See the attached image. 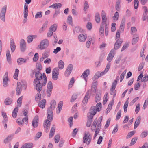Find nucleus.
<instances>
[{"instance_id": "f257e3e1", "label": "nucleus", "mask_w": 148, "mask_h": 148, "mask_svg": "<svg viewBox=\"0 0 148 148\" xmlns=\"http://www.w3.org/2000/svg\"><path fill=\"white\" fill-rule=\"evenodd\" d=\"M35 76L36 78L34 81V86L36 90L41 91L42 89V74L39 71H37L35 73Z\"/></svg>"}, {"instance_id": "f03ea898", "label": "nucleus", "mask_w": 148, "mask_h": 148, "mask_svg": "<svg viewBox=\"0 0 148 148\" xmlns=\"http://www.w3.org/2000/svg\"><path fill=\"white\" fill-rule=\"evenodd\" d=\"M53 118V115L52 117L49 116L48 117V114H47V119L45 120L44 124V127L47 132H48L50 128L51 124V122L52 121Z\"/></svg>"}, {"instance_id": "7ed1b4c3", "label": "nucleus", "mask_w": 148, "mask_h": 148, "mask_svg": "<svg viewBox=\"0 0 148 148\" xmlns=\"http://www.w3.org/2000/svg\"><path fill=\"white\" fill-rule=\"evenodd\" d=\"M119 77L118 76L117 77L114 81L113 82L111 88L110 90V94L111 95H113V98L115 97V96L116 93V90H115V89L117 84V81L118 80H119Z\"/></svg>"}, {"instance_id": "20e7f679", "label": "nucleus", "mask_w": 148, "mask_h": 148, "mask_svg": "<svg viewBox=\"0 0 148 148\" xmlns=\"http://www.w3.org/2000/svg\"><path fill=\"white\" fill-rule=\"evenodd\" d=\"M49 42L47 39L42 40L40 42V44L37 47V49L42 50L45 49L48 46Z\"/></svg>"}, {"instance_id": "39448f33", "label": "nucleus", "mask_w": 148, "mask_h": 148, "mask_svg": "<svg viewBox=\"0 0 148 148\" xmlns=\"http://www.w3.org/2000/svg\"><path fill=\"white\" fill-rule=\"evenodd\" d=\"M56 105V101L54 100H53L50 103L51 106L49 107L47 109V114H48V117L49 116H51L52 117L53 115V110L54 109Z\"/></svg>"}, {"instance_id": "423d86ee", "label": "nucleus", "mask_w": 148, "mask_h": 148, "mask_svg": "<svg viewBox=\"0 0 148 148\" xmlns=\"http://www.w3.org/2000/svg\"><path fill=\"white\" fill-rule=\"evenodd\" d=\"M91 137L90 136V134L88 132H85L84 133V136L83 138V143H85L88 141V143L86 144L88 145L90 142Z\"/></svg>"}, {"instance_id": "0eeeda50", "label": "nucleus", "mask_w": 148, "mask_h": 148, "mask_svg": "<svg viewBox=\"0 0 148 148\" xmlns=\"http://www.w3.org/2000/svg\"><path fill=\"white\" fill-rule=\"evenodd\" d=\"M102 104L100 103H97L96 106H92L90 110V112L92 113L94 112L96 114L97 111H99L101 108Z\"/></svg>"}, {"instance_id": "6e6552de", "label": "nucleus", "mask_w": 148, "mask_h": 148, "mask_svg": "<svg viewBox=\"0 0 148 148\" xmlns=\"http://www.w3.org/2000/svg\"><path fill=\"white\" fill-rule=\"evenodd\" d=\"M7 6L5 5L2 8L0 13V18L3 22L5 21V15L6 11Z\"/></svg>"}, {"instance_id": "1a4fd4ad", "label": "nucleus", "mask_w": 148, "mask_h": 148, "mask_svg": "<svg viewBox=\"0 0 148 148\" xmlns=\"http://www.w3.org/2000/svg\"><path fill=\"white\" fill-rule=\"evenodd\" d=\"M57 25L56 24H54L52 25L49 30V32L47 34V36L50 37L51 36L53 32H55L57 29Z\"/></svg>"}, {"instance_id": "9d476101", "label": "nucleus", "mask_w": 148, "mask_h": 148, "mask_svg": "<svg viewBox=\"0 0 148 148\" xmlns=\"http://www.w3.org/2000/svg\"><path fill=\"white\" fill-rule=\"evenodd\" d=\"M92 93V90H89L86 92L85 96L82 101V105H85L87 102L88 99L90 98V95Z\"/></svg>"}, {"instance_id": "9b49d317", "label": "nucleus", "mask_w": 148, "mask_h": 148, "mask_svg": "<svg viewBox=\"0 0 148 148\" xmlns=\"http://www.w3.org/2000/svg\"><path fill=\"white\" fill-rule=\"evenodd\" d=\"M59 70L58 68L57 67L53 69L52 73V79L54 80H56L58 78Z\"/></svg>"}, {"instance_id": "f8f14e48", "label": "nucleus", "mask_w": 148, "mask_h": 148, "mask_svg": "<svg viewBox=\"0 0 148 148\" xmlns=\"http://www.w3.org/2000/svg\"><path fill=\"white\" fill-rule=\"evenodd\" d=\"M116 41L114 45V49H113L115 51L116 50L118 49L120 47L123 42V40L120 38H116Z\"/></svg>"}, {"instance_id": "ddd939ff", "label": "nucleus", "mask_w": 148, "mask_h": 148, "mask_svg": "<svg viewBox=\"0 0 148 148\" xmlns=\"http://www.w3.org/2000/svg\"><path fill=\"white\" fill-rule=\"evenodd\" d=\"M102 22L101 23V25H106V26L108 25V24L107 23L106 21L107 20V18L106 16V13L103 10H102L101 12Z\"/></svg>"}, {"instance_id": "4468645a", "label": "nucleus", "mask_w": 148, "mask_h": 148, "mask_svg": "<svg viewBox=\"0 0 148 148\" xmlns=\"http://www.w3.org/2000/svg\"><path fill=\"white\" fill-rule=\"evenodd\" d=\"M8 73L7 72H6L3 78V86L5 87H7L9 85L8 82L9 80V79L8 78Z\"/></svg>"}, {"instance_id": "2eb2a0df", "label": "nucleus", "mask_w": 148, "mask_h": 148, "mask_svg": "<svg viewBox=\"0 0 148 148\" xmlns=\"http://www.w3.org/2000/svg\"><path fill=\"white\" fill-rule=\"evenodd\" d=\"M116 52V51L114 49H112L110 51L107 58V60L109 62V63L112 61L114 56V55Z\"/></svg>"}, {"instance_id": "dca6fc26", "label": "nucleus", "mask_w": 148, "mask_h": 148, "mask_svg": "<svg viewBox=\"0 0 148 148\" xmlns=\"http://www.w3.org/2000/svg\"><path fill=\"white\" fill-rule=\"evenodd\" d=\"M20 49L21 52H24L26 49V43L23 39H21L20 41Z\"/></svg>"}, {"instance_id": "f3484780", "label": "nucleus", "mask_w": 148, "mask_h": 148, "mask_svg": "<svg viewBox=\"0 0 148 148\" xmlns=\"http://www.w3.org/2000/svg\"><path fill=\"white\" fill-rule=\"evenodd\" d=\"M73 69V66L71 64H69L65 72V74L66 76L68 77L71 73Z\"/></svg>"}, {"instance_id": "a211bd4d", "label": "nucleus", "mask_w": 148, "mask_h": 148, "mask_svg": "<svg viewBox=\"0 0 148 148\" xmlns=\"http://www.w3.org/2000/svg\"><path fill=\"white\" fill-rule=\"evenodd\" d=\"M38 116H35L32 122V125L34 127L36 128L38 126Z\"/></svg>"}, {"instance_id": "6ab92c4d", "label": "nucleus", "mask_w": 148, "mask_h": 148, "mask_svg": "<svg viewBox=\"0 0 148 148\" xmlns=\"http://www.w3.org/2000/svg\"><path fill=\"white\" fill-rule=\"evenodd\" d=\"M22 90L21 84L20 82H18L16 88V94L19 95L21 93Z\"/></svg>"}, {"instance_id": "aec40b11", "label": "nucleus", "mask_w": 148, "mask_h": 148, "mask_svg": "<svg viewBox=\"0 0 148 148\" xmlns=\"http://www.w3.org/2000/svg\"><path fill=\"white\" fill-rule=\"evenodd\" d=\"M10 45L12 52H13L16 48V45L14 41L12 39H10Z\"/></svg>"}, {"instance_id": "412c9836", "label": "nucleus", "mask_w": 148, "mask_h": 148, "mask_svg": "<svg viewBox=\"0 0 148 148\" xmlns=\"http://www.w3.org/2000/svg\"><path fill=\"white\" fill-rule=\"evenodd\" d=\"M89 74L90 70L89 69H87L83 72L81 76V77H83L86 82H87V80L86 78L89 75Z\"/></svg>"}, {"instance_id": "4be33fe9", "label": "nucleus", "mask_w": 148, "mask_h": 148, "mask_svg": "<svg viewBox=\"0 0 148 148\" xmlns=\"http://www.w3.org/2000/svg\"><path fill=\"white\" fill-rule=\"evenodd\" d=\"M110 65L111 64L110 63H107L105 69L99 74L101 76L105 74L108 71L110 67Z\"/></svg>"}, {"instance_id": "5701e85b", "label": "nucleus", "mask_w": 148, "mask_h": 148, "mask_svg": "<svg viewBox=\"0 0 148 148\" xmlns=\"http://www.w3.org/2000/svg\"><path fill=\"white\" fill-rule=\"evenodd\" d=\"M28 13V5L25 3L24 5V9L23 12L24 17V18H27Z\"/></svg>"}, {"instance_id": "b1692460", "label": "nucleus", "mask_w": 148, "mask_h": 148, "mask_svg": "<svg viewBox=\"0 0 148 148\" xmlns=\"http://www.w3.org/2000/svg\"><path fill=\"white\" fill-rule=\"evenodd\" d=\"M114 104V100H112L110 102V103L108 105V108L106 109V114H108L110 111L112 109V106Z\"/></svg>"}, {"instance_id": "393cba45", "label": "nucleus", "mask_w": 148, "mask_h": 148, "mask_svg": "<svg viewBox=\"0 0 148 148\" xmlns=\"http://www.w3.org/2000/svg\"><path fill=\"white\" fill-rule=\"evenodd\" d=\"M62 6V4L60 3H54L49 6V8L53 9H57L60 8Z\"/></svg>"}, {"instance_id": "a878e982", "label": "nucleus", "mask_w": 148, "mask_h": 148, "mask_svg": "<svg viewBox=\"0 0 148 148\" xmlns=\"http://www.w3.org/2000/svg\"><path fill=\"white\" fill-rule=\"evenodd\" d=\"M141 119L140 116H138L137 117L134 124V129L136 128L140 124Z\"/></svg>"}, {"instance_id": "bb28decb", "label": "nucleus", "mask_w": 148, "mask_h": 148, "mask_svg": "<svg viewBox=\"0 0 148 148\" xmlns=\"http://www.w3.org/2000/svg\"><path fill=\"white\" fill-rule=\"evenodd\" d=\"M46 101L45 99L42 100L38 104V106L42 108H44L45 107Z\"/></svg>"}, {"instance_id": "cd10ccee", "label": "nucleus", "mask_w": 148, "mask_h": 148, "mask_svg": "<svg viewBox=\"0 0 148 148\" xmlns=\"http://www.w3.org/2000/svg\"><path fill=\"white\" fill-rule=\"evenodd\" d=\"M42 77L44 78L43 80L42 79V84H41L42 87L43 86H45L47 82V78L45 74L44 73H43Z\"/></svg>"}, {"instance_id": "c85d7f7f", "label": "nucleus", "mask_w": 148, "mask_h": 148, "mask_svg": "<svg viewBox=\"0 0 148 148\" xmlns=\"http://www.w3.org/2000/svg\"><path fill=\"white\" fill-rule=\"evenodd\" d=\"M55 126L54 125H53V127L51 128L49 135V138H51L54 135L55 131Z\"/></svg>"}, {"instance_id": "c756f323", "label": "nucleus", "mask_w": 148, "mask_h": 148, "mask_svg": "<svg viewBox=\"0 0 148 148\" xmlns=\"http://www.w3.org/2000/svg\"><path fill=\"white\" fill-rule=\"evenodd\" d=\"M48 24V22L45 21L43 24L41 28L40 29L39 32H42L44 31L46 28Z\"/></svg>"}, {"instance_id": "7c9ffc66", "label": "nucleus", "mask_w": 148, "mask_h": 148, "mask_svg": "<svg viewBox=\"0 0 148 148\" xmlns=\"http://www.w3.org/2000/svg\"><path fill=\"white\" fill-rule=\"evenodd\" d=\"M26 62V59L23 58H19L17 60V62L19 65H21L23 63H25Z\"/></svg>"}, {"instance_id": "2f4dec72", "label": "nucleus", "mask_w": 148, "mask_h": 148, "mask_svg": "<svg viewBox=\"0 0 148 148\" xmlns=\"http://www.w3.org/2000/svg\"><path fill=\"white\" fill-rule=\"evenodd\" d=\"M125 21V18L122 19L120 27V29L122 31H123L124 29Z\"/></svg>"}, {"instance_id": "473e14b6", "label": "nucleus", "mask_w": 148, "mask_h": 148, "mask_svg": "<svg viewBox=\"0 0 148 148\" xmlns=\"http://www.w3.org/2000/svg\"><path fill=\"white\" fill-rule=\"evenodd\" d=\"M6 56L8 61L9 63H10L11 62V58L10 51L9 50H7L6 51Z\"/></svg>"}, {"instance_id": "72a5a7b5", "label": "nucleus", "mask_w": 148, "mask_h": 148, "mask_svg": "<svg viewBox=\"0 0 148 148\" xmlns=\"http://www.w3.org/2000/svg\"><path fill=\"white\" fill-rule=\"evenodd\" d=\"M32 143H26L23 145L21 148H32Z\"/></svg>"}, {"instance_id": "f704fd0d", "label": "nucleus", "mask_w": 148, "mask_h": 148, "mask_svg": "<svg viewBox=\"0 0 148 148\" xmlns=\"http://www.w3.org/2000/svg\"><path fill=\"white\" fill-rule=\"evenodd\" d=\"M121 0H117L116 3L115 8L116 10L118 11H120L121 7L120 5Z\"/></svg>"}, {"instance_id": "c9c22d12", "label": "nucleus", "mask_w": 148, "mask_h": 148, "mask_svg": "<svg viewBox=\"0 0 148 148\" xmlns=\"http://www.w3.org/2000/svg\"><path fill=\"white\" fill-rule=\"evenodd\" d=\"M119 16V13L117 12H116L112 18L114 21L115 22L117 21L118 20Z\"/></svg>"}, {"instance_id": "e433bc0d", "label": "nucleus", "mask_w": 148, "mask_h": 148, "mask_svg": "<svg viewBox=\"0 0 148 148\" xmlns=\"http://www.w3.org/2000/svg\"><path fill=\"white\" fill-rule=\"evenodd\" d=\"M101 95L100 92L97 93L96 94L95 101L96 102L99 101L101 98Z\"/></svg>"}, {"instance_id": "4c0bfd02", "label": "nucleus", "mask_w": 148, "mask_h": 148, "mask_svg": "<svg viewBox=\"0 0 148 148\" xmlns=\"http://www.w3.org/2000/svg\"><path fill=\"white\" fill-rule=\"evenodd\" d=\"M97 82H95L92 83V88L94 89V90H93L92 92L94 93H95L96 92L97 87Z\"/></svg>"}, {"instance_id": "58836bf2", "label": "nucleus", "mask_w": 148, "mask_h": 148, "mask_svg": "<svg viewBox=\"0 0 148 148\" xmlns=\"http://www.w3.org/2000/svg\"><path fill=\"white\" fill-rule=\"evenodd\" d=\"M18 107L15 108L13 111L12 116L13 118H16L17 116V113L18 112Z\"/></svg>"}, {"instance_id": "ea45409f", "label": "nucleus", "mask_w": 148, "mask_h": 148, "mask_svg": "<svg viewBox=\"0 0 148 148\" xmlns=\"http://www.w3.org/2000/svg\"><path fill=\"white\" fill-rule=\"evenodd\" d=\"M58 69H62L64 66V62L61 60L59 61L58 63Z\"/></svg>"}, {"instance_id": "a19ab883", "label": "nucleus", "mask_w": 148, "mask_h": 148, "mask_svg": "<svg viewBox=\"0 0 148 148\" xmlns=\"http://www.w3.org/2000/svg\"><path fill=\"white\" fill-rule=\"evenodd\" d=\"M95 20L96 22L99 23L100 22V15L99 13H96L95 14Z\"/></svg>"}, {"instance_id": "79ce46f5", "label": "nucleus", "mask_w": 148, "mask_h": 148, "mask_svg": "<svg viewBox=\"0 0 148 148\" xmlns=\"http://www.w3.org/2000/svg\"><path fill=\"white\" fill-rule=\"evenodd\" d=\"M102 117L101 116L100 117L99 119V121L97 123V128H96V129H97V130H99L100 127L101 126V122L102 120Z\"/></svg>"}, {"instance_id": "37998d69", "label": "nucleus", "mask_w": 148, "mask_h": 148, "mask_svg": "<svg viewBox=\"0 0 148 148\" xmlns=\"http://www.w3.org/2000/svg\"><path fill=\"white\" fill-rule=\"evenodd\" d=\"M12 100L10 98H7L5 100L4 103L6 105H10L12 103Z\"/></svg>"}, {"instance_id": "c03bdc74", "label": "nucleus", "mask_w": 148, "mask_h": 148, "mask_svg": "<svg viewBox=\"0 0 148 148\" xmlns=\"http://www.w3.org/2000/svg\"><path fill=\"white\" fill-rule=\"evenodd\" d=\"M99 33L101 36H102L104 34V25H100V27L99 29Z\"/></svg>"}, {"instance_id": "a18cd8bd", "label": "nucleus", "mask_w": 148, "mask_h": 148, "mask_svg": "<svg viewBox=\"0 0 148 148\" xmlns=\"http://www.w3.org/2000/svg\"><path fill=\"white\" fill-rule=\"evenodd\" d=\"M38 92L37 94L35 97V100L36 101H38L41 99V94L40 93V91H38L37 90Z\"/></svg>"}, {"instance_id": "49530a36", "label": "nucleus", "mask_w": 148, "mask_h": 148, "mask_svg": "<svg viewBox=\"0 0 148 148\" xmlns=\"http://www.w3.org/2000/svg\"><path fill=\"white\" fill-rule=\"evenodd\" d=\"M42 12L40 11L37 12L35 16V18L38 19L42 18Z\"/></svg>"}, {"instance_id": "de8ad7c7", "label": "nucleus", "mask_w": 148, "mask_h": 148, "mask_svg": "<svg viewBox=\"0 0 148 148\" xmlns=\"http://www.w3.org/2000/svg\"><path fill=\"white\" fill-rule=\"evenodd\" d=\"M67 22L69 24L72 25L73 24L72 18V16L70 15H69L68 16L67 19Z\"/></svg>"}, {"instance_id": "09e8293b", "label": "nucleus", "mask_w": 148, "mask_h": 148, "mask_svg": "<svg viewBox=\"0 0 148 148\" xmlns=\"http://www.w3.org/2000/svg\"><path fill=\"white\" fill-rule=\"evenodd\" d=\"M74 82L75 80L74 78L73 77L71 78L68 87L69 89L72 87L73 86V84L74 83Z\"/></svg>"}, {"instance_id": "8fccbe9b", "label": "nucleus", "mask_w": 148, "mask_h": 148, "mask_svg": "<svg viewBox=\"0 0 148 148\" xmlns=\"http://www.w3.org/2000/svg\"><path fill=\"white\" fill-rule=\"evenodd\" d=\"M108 93H106L104 96V99L103 101V104L104 105L106 103L108 99Z\"/></svg>"}, {"instance_id": "3c124183", "label": "nucleus", "mask_w": 148, "mask_h": 148, "mask_svg": "<svg viewBox=\"0 0 148 148\" xmlns=\"http://www.w3.org/2000/svg\"><path fill=\"white\" fill-rule=\"evenodd\" d=\"M2 116L4 118V120L3 121V123H6L7 121V117L6 113L4 112H2Z\"/></svg>"}, {"instance_id": "603ef678", "label": "nucleus", "mask_w": 148, "mask_h": 148, "mask_svg": "<svg viewBox=\"0 0 148 148\" xmlns=\"http://www.w3.org/2000/svg\"><path fill=\"white\" fill-rule=\"evenodd\" d=\"M148 135V131H143L140 135V137L141 138H144L145 137Z\"/></svg>"}, {"instance_id": "864d4df0", "label": "nucleus", "mask_w": 148, "mask_h": 148, "mask_svg": "<svg viewBox=\"0 0 148 148\" xmlns=\"http://www.w3.org/2000/svg\"><path fill=\"white\" fill-rule=\"evenodd\" d=\"M129 46V43L128 42L125 43L123 46V47L121 49V51H123L127 48Z\"/></svg>"}, {"instance_id": "5fc2aeb1", "label": "nucleus", "mask_w": 148, "mask_h": 148, "mask_svg": "<svg viewBox=\"0 0 148 148\" xmlns=\"http://www.w3.org/2000/svg\"><path fill=\"white\" fill-rule=\"evenodd\" d=\"M48 52V51H46L42 54V57L43 59L47 58L48 57L49 53Z\"/></svg>"}, {"instance_id": "6e6d98bb", "label": "nucleus", "mask_w": 148, "mask_h": 148, "mask_svg": "<svg viewBox=\"0 0 148 148\" xmlns=\"http://www.w3.org/2000/svg\"><path fill=\"white\" fill-rule=\"evenodd\" d=\"M22 96L20 97L17 100V103L18 105L17 106V107L18 108V107H20L21 106V103H22Z\"/></svg>"}, {"instance_id": "4d7b16f0", "label": "nucleus", "mask_w": 148, "mask_h": 148, "mask_svg": "<svg viewBox=\"0 0 148 148\" xmlns=\"http://www.w3.org/2000/svg\"><path fill=\"white\" fill-rule=\"evenodd\" d=\"M128 104V102L127 101L125 102L124 105V112L125 113L127 112Z\"/></svg>"}, {"instance_id": "13d9d810", "label": "nucleus", "mask_w": 148, "mask_h": 148, "mask_svg": "<svg viewBox=\"0 0 148 148\" xmlns=\"http://www.w3.org/2000/svg\"><path fill=\"white\" fill-rule=\"evenodd\" d=\"M95 112L93 114L90 112L88 113L87 116L89 119H90L92 120L93 117L94 115H95Z\"/></svg>"}, {"instance_id": "bf43d9fd", "label": "nucleus", "mask_w": 148, "mask_h": 148, "mask_svg": "<svg viewBox=\"0 0 148 148\" xmlns=\"http://www.w3.org/2000/svg\"><path fill=\"white\" fill-rule=\"evenodd\" d=\"M98 121L97 118H96L94 120L93 124L92 125V127H93L94 128H96V125L98 123Z\"/></svg>"}, {"instance_id": "052dcab7", "label": "nucleus", "mask_w": 148, "mask_h": 148, "mask_svg": "<svg viewBox=\"0 0 148 148\" xmlns=\"http://www.w3.org/2000/svg\"><path fill=\"white\" fill-rule=\"evenodd\" d=\"M116 24L115 23H112L111 24V30L112 32H114L116 30Z\"/></svg>"}, {"instance_id": "680f3d73", "label": "nucleus", "mask_w": 148, "mask_h": 148, "mask_svg": "<svg viewBox=\"0 0 148 148\" xmlns=\"http://www.w3.org/2000/svg\"><path fill=\"white\" fill-rule=\"evenodd\" d=\"M135 132L134 131H131L129 132L126 136V138H130L134 134Z\"/></svg>"}, {"instance_id": "e2e57ef3", "label": "nucleus", "mask_w": 148, "mask_h": 148, "mask_svg": "<svg viewBox=\"0 0 148 148\" xmlns=\"http://www.w3.org/2000/svg\"><path fill=\"white\" fill-rule=\"evenodd\" d=\"M19 71L18 69H15V73L13 76L14 78V79H16L18 77L19 73Z\"/></svg>"}, {"instance_id": "0e129e2a", "label": "nucleus", "mask_w": 148, "mask_h": 148, "mask_svg": "<svg viewBox=\"0 0 148 148\" xmlns=\"http://www.w3.org/2000/svg\"><path fill=\"white\" fill-rule=\"evenodd\" d=\"M47 89H52L53 85L52 82L51 81H49L48 83Z\"/></svg>"}, {"instance_id": "69168bd1", "label": "nucleus", "mask_w": 148, "mask_h": 148, "mask_svg": "<svg viewBox=\"0 0 148 148\" xmlns=\"http://www.w3.org/2000/svg\"><path fill=\"white\" fill-rule=\"evenodd\" d=\"M144 62H142L140 64L138 68V71H140L143 69L144 66Z\"/></svg>"}, {"instance_id": "338daca9", "label": "nucleus", "mask_w": 148, "mask_h": 148, "mask_svg": "<svg viewBox=\"0 0 148 148\" xmlns=\"http://www.w3.org/2000/svg\"><path fill=\"white\" fill-rule=\"evenodd\" d=\"M89 8V5L87 1H85L84 3V11H86Z\"/></svg>"}, {"instance_id": "774afa93", "label": "nucleus", "mask_w": 148, "mask_h": 148, "mask_svg": "<svg viewBox=\"0 0 148 148\" xmlns=\"http://www.w3.org/2000/svg\"><path fill=\"white\" fill-rule=\"evenodd\" d=\"M60 138V136L58 134L56 135L54 137L55 142L56 143H58L59 140Z\"/></svg>"}]
</instances>
